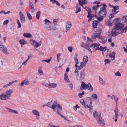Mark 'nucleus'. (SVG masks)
<instances>
[{"label": "nucleus", "mask_w": 127, "mask_h": 127, "mask_svg": "<svg viewBox=\"0 0 127 127\" xmlns=\"http://www.w3.org/2000/svg\"><path fill=\"white\" fill-rule=\"evenodd\" d=\"M100 6H101L102 8L99 11L98 15L100 17H105L106 16L107 14L106 10V6L105 4L103 3L100 5Z\"/></svg>", "instance_id": "1"}, {"label": "nucleus", "mask_w": 127, "mask_h": 127, "mask_svg": "<svg viewBox=\"0 0 127 127\" xmlns=\"http://www.w3.org/2000/svg\"><path fill=\"white\" fill-rule=\"evenodd\" d=\"M95 32L92 35V38L93 39H95L96 38H99L101 35L102 30L100 28H98L93 30Z\"/></svg>", "instance_id": "2"}, {"label": "nucleus", "mask_w": 127, "mask_h": 127, "mask_svg": "<svg viewBox=\"0 0 127 127\" xmlns=\"http://www.w3.org/2000/svg\"><path fill=\"white\" fill-rule=\"evenodd\" d=\"M13 92V90L11 89L6 91L5 94L2 93V97L3 98L4 100H6L10 99L11 95Z\"/></svg>", "instance_id": "3"}, {"label": "nucleus", "mask_w": 127, "mask_h": 127, "mask_svg": "<svg viewBox=\"0 0 127 127\" xmlns=\"http://www.w3.org/2000/svg\"><path fill=\"white\" fill-rule=\"evenodd\" d=\"M86 76L85 71L84 69H82L80 72L79 74L77 75L76 78L77 80H82Z\"/></svg>", "instance_id": "4"}, {"label": "nucleus", "mask_w": 127, "mask_h": 127, "mask_svg": "<svg viewBox=\"0 0 127 127\" xmlns=\"http://www.w3.org/2000/svg\"><path fill=\"white\" fill-rule=\"evenodd\" d=\"M0 51L6 55H7L9 54L7 48L3 45H0Z\"/></svg>", "instance_id": "5"}, {"label": "nucleus", "mask_w": 127, "mask_h": 127, "mask_svg": "<svg viewBox=\"0 0 127 127\" xmlns=\"http://www.w3.org/2000/svg\"><path fill=\"white\" fill-rule=\"evenodd\" d=\"M52 102L53 101L52 100L50 102L46 103V106H47V107L52 109L54 111V109L55 108V105L56 104V101H54L52 104Z\"/></svg>", "instance_id": "6"}, {"label": "nucleus", "mask_w": 127, "mask_h": 127, "mask_svg": "<svg viewBox=\"0 0 127 127\" xmlns=\"http://www.w3.org/2000/svg\"><path fill=\"white\" fill-rule=\"evenodd\" d=\"M30 42L31 44L35 48H37L41 45L40 42L38 43L36 41L32 39L30 40Z\"/></svg>", "instance_id": "7"}, {"label": "nucleus", "mask_w": 127, "mask_h": 127, "mask_svg": "<svg viewBox=\"0 0 127 127\" xmlns=\"http://www.w3.org/2000/svg\"><path fill=\"white\" fill-rule=\"evenodd\" d=\"M97 120L98 123L101 126H103L104 125V121L100 116H97Z\"/></svg>", "instance_id": "8"}, {"label": "nucleus", "mask_w": 127, "mask_h": 127, "mask_svg": "<svg viewBox=\"0 0 127 127\" xmlns=\"http://www.w3.org/2000/svg\"><path fill=\"white\" fill-rule=\"evenodd\" d=\"M90 47H92L94 50L95 51L99 50L100 49V46L99 43L92 44Z\"/></svg>", "instance_id": "9"}, {"label": "nucleus", "mask_w": 127, "mask_h": 127, "mask_svg": "<svg viewBox=\"0 0 127 127\" xmlns=\"http://www.w3.org/2000/svg\"><path fill=\"white\" fill-rule=\"evenodd\" d=\"M99 39V41L100 42L103 44L105 43L107 41L106 37L104 36L100 35L99 38H97Z\"/></svg>", "instance_id": "10"}, {"label": "nucleus", "mask_w": 127, "mask_h": 127, "mask_svg": "<svg viewBox=\"0 0 127 127\" xmlns=\"http://www.w3.org/2000/svg\"><path fill=\"white\" fill-rule=\"evenodd\" d=\"M80 45L82 47L87 50H88L90 51L91 53L92 52V51L90 48L89 46L87 44L83 42Z\"/></svg>", "instance_id": "11"}, {"label": "nucleus", "mask_w": 127, "mask_h": 127, "mask_svg": "<svg viewBox=\"0 0 127 127\" xmlns=\"http://www.w3.org/2000/svg\"><path fill=\"white\" fill-rule=\"evenodd\" d=\"M111 37L115 36L118 34V31L114 28L112 29L111 32Z\"/></svg>", "instance_id": "12"}, {"label": "nucleus", "mask_w": 127, "mask_h": 127, "mask_svg": "<svg viewBox=\"0 0 127 127\" xmlns=\"http://www.w3.org/2000/svg\"><path fill=\"white\" fill-rule=\"evenodd\" d=\"M56 107L57 110V113H58V112H61L62 111V107L59 104H57L56 101V105H55V108L54 109V110L56 108Z\"/></svg>", "instance_id": "13"}, {"label": "nucleus", "mask_w": 127, "mask_h": 127, "mask_svg": "<svg viewBox=\"0 0 127 127\" xmlns=\"http://www.w3.org/2000/svg\"><path fill=\"white\" fill-rule=\"evenodd\" d=\"M29 7L31 8L30 11L31 12L33 13L35 11V9L33 4L30 1L29 2Z\"/></svg>", "instance_id": "14"}, {"label": "nucleus", "mask_w": 127, "mask_h": 127, "mask_svg": "<svg viewBox=\"0 0 127 127\" xmlns=\"http://www.w3.org/2000/svg\"><path fill=\"white\" fill-rule=\"evenodd\" d=\"M85 89H87L90 92H92L93 91V88L91 84L89 83L87 84L86 87Z\"/></svg>", "instance_id": "15"}, {"label": "nucleus", "mask_w": 127, "mask_h": 127, "mask_svg": "<svg viewBox=\"0 0 127 127\" xmlns=\"http://www.w3.org/2000/svg\"><path fill=\"white\" fill-rule=\"evenodd\" d=\"M124 26L123 25L119 23L118 24L114 26V28L118 30L121 29H122Z\"/></svg>", "instance_id": "16"}, {"label": "nucleus", "mask_w": 127, "mask_h": 127, "mask_svg": "<svg viewBox=\"0 0 127 127\" xmlns=\"http://www.w3.org/2000/svg\"><path fill=\"white\" fill-rule=\"evenodd\" d=\"M32 112L34 115L37 116L36 117V119L37 120H39L40 114L39 112L36 110L34 109L32 110Z\"/></svg>", "instance_id": "17"}, {"label": "nucleus", "mask_w": 127, "mask_h": 127, "mask_svg": "<svg viewBox=\"0 0 127 127\" xmlns=\"http://www.w3.org/2000/svg\"><path fill=\"white\" fill-rule=\"evenodd\" d=\"M71 26V24L69 22H67L66 23V29L65 32H66L69 30Z\"/></svg>", "instance_id": "18"}, {"label": "nucleus", "mask_w": 127, "mask_h": 127, "mask_svg": "<svg viewBox=\"0 0 127 127\" xmlns=\"http://www.w3.org/2000/svg\"><path fill=\"white\" fill-rule=\"evenodd\" d=\"M29 84V82L28 79H25L20 84L19 86H23L24 84L26 85H28Z\"/></svg>", "instance_id": "19"}, {"label": "nucleus", "mask_w": 127, "mask_h": 127, "mask_svg": "<svg viewBox=\"0 0 127 127\" xmlns=\"http://www.w3.org/2000/svg\"><path fill=\"white\" fill-rule=\"evenodd\" d=\"M121 20L118 18H116L115 19L112 21V23L116 25L118 24L121 21Z\"/></svg>", "instance_id": "20"}, {"label": "nucleus", "mask_w": 127, "mask_h": 127, "mask_svg": "<svg viewBox=\"0 0 127 127\" xmlns=\"http://www.w3.org/2000/svg\"><path fill=\"white\" fill-rule=\"evenodd\" d=\"M115 53L114 52H113L112 53L110 54L109 55V58H111V60L112 61L114 60L115 56Z\"/></svg>", "instance_id": "21"}, {"label": "nucleus", "mask_w": 127, "mask_h": 127, "mask_svg": "<svg viewBox=\"0 0 127 127\" xmlns=\"http://www.w3.org/2000/svg\"><path fill=\"white\" fill-rule=\"evenodd\" d=\"M86 86L87 85H86L84 82H82L80 87V90H83L84 89H86Z\"/></svg>", "instance_id": "22"}, {"label": "nucleus", "mask_w": 127, "mask_h": 127, "mask_svg": "<svg viewBox=\"0 0 127 127\" xmlns=\"http://www.w3.org/2000/svg\"><path fill=\"white\" fill-rule=\"evenodd\" d=\"M77 54H75L74 56V60L75 62L76 63V64H75V66L76 67V69H78V66H77V64H78L79 63V62H78L77 59Z\"/></svg>", "instance_id": "23"}, {"label": "nucleus", "mask_w": 127, "mask_h": 127, "mask_svg": "<svg viewBox=\"0 0 127 127\" xmlns=\"http://www.w3.org/2000/svg\"><path fill=\"white\" fill-rule=\"evenodd\" d=\"M109 49L107 48V47H103L101 46H100V49L99 50L104 52H108L109 51Z\"/></svg>", "instance_id": "24"}, {"label": "nucleus", "mask_w": 127, "mask_h": 127, "mask_svg": "<svg viewBox=\"0 0 127 127\" xmlns=\"http://www.w3.org/2000/svg\"><path fill=\"white\" fill-rule=\"evenodd\" d=\"M110 7H113V8L112 9V12H116L117 9H119V6H116L110 5Z\"/></svg>", "instance_id": "25"}, {"label": "nucleus", "mask_w": 127, "mask_h": 127, "mask_svg": "<svg viewBox=\"0 0 127 127\" xmlns=\"http://www.w3.org/2000/svg\"><path fill=\"white\" fill-rule=\"evenodd\" d=\"M76 10L75 12V13H77L81 11V7L80 5L78 4L76 5Z\"/></svg>", "instance_id": "26"}, {"label": "nucleus", "mask_w": 127, "mask_h": 127, "mask_svg": "<svg viewBox=\"0 0 127 127\" xmlns=\"http://www.w3.org/2000/svg\"><path fill=\"white\" fill-rule=\"evenodd\" d=\"M6 109L7 111L16 114H17L18 113V112L16 110H13L9 108H7Z\"/></svg>", "instance_id": "27"}, {"label": "nucleus", "mask_w": 127, "mask_h": 127, "mask_svg": "<svg viewBox=\"0 0 127 127\" xmlns=\"http://www.w3.org/2000/svg\"><path fill=\"white\" fill-rule=\"evenodd\" d=\"M64 79L65 81L67 82H69L70 81L69 80L68 76V73L67 72H65L64 76Z\"/></svg>", "instance_id": "28"}, {"label": "nucleus", "mask_w": 127, "mask_h": 127, "mask_svg": "<svg viewBox=\"0 0 127 127\" xmlns=\"http://www.w3.org/2000/svg\"><path fill=\"white\" fill-rule=\"evenodd\" d=\"M99 23V22L96 20L93 21L92 25L94 29L96 28Z\"/></svg>", "instance_id": "29"}, {"label": "nucleus", "mask_w": 127, "mask_h": 127, "mask_svg": "<svg viewBox=\"0 0 127 127\" xmlns=\"http://www.w3.org/2000/svg\"><path fill=\"white\" fill-rule=\"evenodd\" d=\"M23 35L24 37L29 38H30L32 37V36L31 34L28 33H24L23 34Z\"/></svg>", "instance_id": "30"}, {"label": "nucleus", "mask_w": 127, "mask_h": 127, "mask_svg": "<svg viewBox=\"0 0 127 127\" xmlns=\"http://www.w3.org/2000/svg\"><path fill=\"white\" fill-rule=\"evenodd\" d=\"M57 84L55 83H50V84L49 88H54L56 87L57 86Z\"/></svg>", "instance_id": "31"}, {"label": "nucleus", "mask_w": 127, "mask_h": 127, "mask_svg": "<svg viewBox=\"0 0 127 127\" xmlns=\"http://www.w3.org/2000/svg\"><path fill=\"white\" fill-rule=\"evenodd\" d=\"M43 25L44 26L48 25V24L51 23L50 21L48 20L45 19V20H44L43 21Z\"/></svg>", "instance_id": "32"}, {"label": "nucleus", "mask_w": 127, "mask_h": 127, "mask_svg": "<svg viewBox=\"0 0 127 127\" xmlns=\"http://www.w3.org/2000/svg\"><path fill=\"white\" fill-rule=\"evenodd\" d=\"M118 110L117 107H116L114 111L115 113V117L116 118L118 117Z\"/></svg>", "instance_id": "33"}, {"label": "nucleus", "mask_w": 127, "mask_h": 127, "mask_svg": "<svg viewBox=\"0 0 127 127\" xmlns=\"http://www.w3.org/2000/svg\"><path fill=\"white\" fill-rule=\"evenodd\" d=\"M80 102L82 103V104L83 106L85 107L86 108H88L89 107V106L88 105H86V104L85 103V101L84 100H81L80 101Z\"/></svg>", "instance_id": "34"}, {"label": "nucleus", "mask_w": 127, "mask_h": 127, "mask_svg": "<svg viewBox=\"0 0 127 127\" xmlns=\"http://www.w3.org/2000/svg\"><path fill=\"white\" fill-rule=\"evenodd\" d=\"M50 83L49 81L45 82L42 83V85L46 87L49 88Z\"/></svg>", "instance_id": "35"}, {"label": "nucleus", "mask_w": 127, "mask_h": 127, "mask_svg": "<svg viewBox=\"0 0 127 127\" xmlns=\"http://www.w3.org/2000/svg\"><path fill=\"white\" fill-rule=\"evenodd\" d=\"M48 24L44 26V27L46 29L49 30L51 31L52 30L51 26L50 24Z\"/></svg>", "instance_id": "36"}, {"label": "nucleus", "mask_w": 127, "mask_h": 127, "mask_svg": "<svg viewBox=\"0 0 127 127\" xmlns=\"http://www.w3.org/2000/svg\"><path fill=\"white\" fill-rule=\"evenodd\" d=\"M127 31V26L125 27L124 28L121 30V31L120 32V33H124Z\"/></svg>", "instance_id": "37"}, {"label": "nucleus", "mask_w": 127, "mask_h": 127, "mask_svg": "<svg viewBox=\"0 0 127 127\" xmlns=\"http://www.w3.org/2000/svg\"><path fill=\"white\" fill-rule=\"evenodd\" d=\"M19 42L21 45H24L27 43V42L24 39L20 40L19 41Z\"/></svg>", "instance_id": "38"}, {"label": "nucleus", "mask_w": 127, "mask_h": 127, "mask_svg": "<svg viewBox=\"0 0 127 127\" xmlns=\"http://www.w3.org/2000/svg\"><path fill=\"white\" fill-rule=\"evenodd\" d=\"M99 81L101 84L102 85H104V82L103 79L100 76L99 77Z\"/></svg>", "instance_id": "39"}, {"label": "nucleus", "mask_w": 127, "mask_h": 127, "mask_svg": "<svg viewBox=\"0 0 127 127\" xmlns=\"http://www.w3.org/2000/svg\"><path fill=\"white\" fill-rule=\"evenodd\" d=\"M88 57L87 56H84L83 58V61L87 63L88 61Z\"/></svg>", "instance_id": "40"}, {"label": "nucleus", "mask_w": 127, "mask_h": 127, "mask_svg": "<svg viewBox=\"0 0 127 127\" xmlns=\"http://www.w3.org/2000/svg\"><path fill=\"white\" fill-rule=\"evenodd\" d=\"M95 17V18H96L97 16H94V15L93 14H91L90 15V17H89V18L88 20V22H89L90 21L92 20V18L94 17Z\"/></svg>", "instance_id": "41"}, {"label": "nucleus", "mask_w": 127, "mask_h": 127, "mask_svg": "<svg viewBox=\"0 0 127 127\" xmlns=\"http://www.w3.org/2000/svg\"><path fill=\"white\" fill-rule=\"evenodd\" d=\"M91 97L95 100H96L97 99V96L96 94H94L92 95Z\"/></svg>", "instance_id": "42"}, {"label": "nucleus", "mask_w": 127, "mask_h": 127, "mask_svg": "<svg viewBox=\"0 0 127 127\" xmlns=\"http://www.w3.org/2000/svg\"><path fill=\"white\" fill-rule=\"evenodd\" d=\"M26 14L28 19L30 20H31L32 19V17L30 13L27 11Z\"/></svg>", "instance_id": "43"}, {"label": "nucleus", "mask_w": 127, "mask_h": 127, "mask_svg": "<svg viewBox=\"0 0 127 127\" xmlns=\"http://www.w3.org/2000/svg\"><path fill=\"white\" fill-rule=\"evenodd\" d=\"M41 13L40 11H38L36 15V17L37 19H39V17Z\"/></svg>", "instance_id": "44"}, {"label": "nucleus", "mask_w": 127, "mask_h": 127, "mask_svg": "<svg viewBox=\"0 0 127 127\" xmlns=\"http://www.w3.org/2000/svg\"><path fill=\"white\" fill-rule=\"evenodd\" d=\"M21 22L23 24L24 23L26 22V19L25 17H22L20 18Z\"/></svg>", "instance_id": "45"}, {"label": "nucleus", "mask_w": 127, "mask_h": 127, "mask_svg": "<svg viewBox=\"0 0 127 127\" xmlns=\"http://www.w3.org/2000/svg\"><path fill=\"white\" fill-rule=\"evenodd\" d=\"M123 20L125 23H127V15L123 16Z\"/></svg>", "instance_id": "46"}, {"label": "nucleus", "mask_w": 127, "mask_h": 127, "mask_svg": "<svg viewBox=\"0 0 127 127\" xmlns=\"http://www.w3.org/2000/svg\"><path fill=\"white\" fill-rule=\"evenodd\" d=\"M84 0H78L79 4H80L81 6H82L84 4Z\"/></svg>", "instance_id": "47"}, {"label": "nucleus", "mask_w": 127, "mask_h": 127, "mask_svg": "<svg viewBox=\"0 0 127 127\" xmlns=\"http://www.w3.org/2000/svg\"><path fill=\"white\" fill-rule=\"evenodd\" d=\"M114 75L116 76L120 77L121 76V74L119 71H118L115 73Z\"/></svg>", "instance_id": "48"}, {"label": "nucleus", "mask_w": 127, "mask_h": 127, "mask_svg": "<svg viewBox=\"0 0 127 127\" xmlns=\"http://www.w3.org/2000/svg\"><path fill=\"white\" fill-rule=\"evenodd\" d=\"M84 91L82 92V93H79L78 94V96L80 98H82L83 97L82 95H84Z\"/></svg>", "instance_id": "49"}, {"label": "nucleus", "mask_w": 127, "mask_h": 127, "mask_svg": "<svg viewBox=\"0 0 127 127\" xmlns=\"http://www.w3.org/2000/svg\"><path fill=\"white\" fill-rule=\"evenodd\" d=\"M65 7L64 5H62L61 6V8L59 9V10L61 12H64V10L63 9H64Z\"/></svg>", "instance_id": "50"}, {"label": "nucleus", "mask_w": 127, "mask_h": 127, "mask_svg": "<svg viewBox=\"0 0 127 127\" xmlns=\"http://www.w3.org/2000/svg\"><path fill=\"white\" fill-rule=\"evenodd\" d=\"M40 68L38 70V72L40 75H43V73L41 69L42 66H40Z\"/></svg>", "instance_id": "51"}, {"label": "nucleus", "mask_w": 127, "mask_h": 127, "mask_svg": "<svg viewBox=\"0 0 127 127\" xmlns=\"http://www.w3.org/2000/svg\"><path fill=\"white\" fill-rule=\"evenodd\" d=\"M118 12L117 11L116 13H114L113 14H110V15L109 16V19L111 20L112 18H114V16L113 14H116Z\"/></svg>", "instance_id": "52"}, {"label": "nucleus", "mask_w": 127, "mask_h": 127, "mask_svg": "<svg viewBox=\"0 0 127 127\" xmlns=\"http://www.w3.org/2000/svg\"><path fill=\"white\" fill-rule=\"evenodd\" d=\"M99 6H100V5H96V6H94L93 7V9L96 11L98 8Z\"/></svg>", "instance_id": "53"}, {"label": "nucleus", "mask_w": 127, "mask_h": 127, "mask_svg": "<svg viewBox=\"0 0 127 127\" xmlns=\"http://www.w3.org/2000/svg\"><path fill=\"white\" fill-rule=\"evenodd\" d=\"M16 21L18 25V27L19 28H20L21 27V24L20 21L18 19L16 20Z\"/></svg>", "instance_id": "54"}, {"label": "nucleus", "mask_w": 127, "mask_h": 127, "mask_svg": "<svg viewBox=\"0 0 127 127\" xmlns=\"http://www.w3.org/2000/svg\"><path fill=\"white\" fill-rule=\"evenodd\" d=\"M110 60L108 59H105L104 60V62L105 64H109L110 63Z\"/></svg>", "instance_id": "55"}, {"label": "nucleus", "mask_w": 127, "mask_h": 127, "mask_svg": "<svg viewBox=\"0 0 127 127\" xmlns=\"http://www.w3.org/2000/svg\"><path fill=\"white\" fill-rule=\"evenodd\" d=\"M58 19H54L53 21V23L56 26L57 25V23L58 21Z\"/></svg>", "instance_id": "56"}, {"label": "nucleus", "mask_w": 127, "mask_h": 127, "mask_svg": "<svg viewBox=\"0 0 127 127\" xmlns=\"http://www.w3.org/2000/svg\"><path fill=\"white\" fill-rule=\"evenodd\" d=\"M68 50L70 52H72L73 48L71 46H70L68 47Z\"/></svg>", "instance_id": "57"}, {"label": "nucleus", "mask_w": 127, "mask_h": 127, "mask_svg": "<svg viewBox=\"0 0 127 127\" xmlns=\"http://www.w3.org/2000/svg\"><path fill=\"white\" fill-rule=\"evenodd\" d=\"M103 17H97L96 18L97 19V20H98V22H99L100 21H101L103 19L102 18Z\"/></svg>", "instance_id": "58"}, {"label": "nucleus", "mask_w": 127, "mask_h": 127, "mask_svg": "<svg viewBox=\"0 0 127 127\" xmlns=\"http://www.w3.org/2000/svg\"><path fill=\"white\" fill-rule=\"evenodd\" d=\"M73 88V85L72 84H70L69 85V88L70 90H72Z\"/></svg>", "instance_id": "59"}, {"label": "nucleus", "mask_w": 127, "mask_h": 127, "mask_svg": "<svg viewBox=\"0 0 127 127\" xmlns=\"http://www.w3.org/2000/svg\"><path fill=\"white\" fill-rule=\"evenodd\" d=\"M19 14L20 15V18H22V17H25L24 15L21 12H20Z\"/></svg>", "instance_id": "60"}, {"label": "nucleus", "mask_w": 127, "mask_h": 127, "mask_svg": "<svg viewBox=\"0 0 127 127\" xmlns=\"http://www.w3.org/2000/svg\"><path fill=\"white\" fill-rule=\"evenodd\" d=\"M93 115L94 116L95 118L96 117H97V116H99V115H97L96 112V111H95V112L93 113Z\"/></svg>", "instance_id": "61"}, {"label": "nucleus", "mask_w": 127, "mask_h": 127, "mask_svg": "<svg viewBox=\"0 0 127 127\" xmlns=\"http://www.w3.org/2000/svg\"><path fill=\"white\" fill-rule=\"evenodd\" d=\"M86 64L87 63H85V62L83 61V62L81 63L80 64L83 67L84 66H85Z\"/></svg>", "instance_id": "62"}, {"label": "nucleus", "mask_w": 127, "mask_h": 127, "mask_svg": "<svg viewBox=\"0 0 127 127\" xmlns=\"http://www.w3.org/2000/svg\"><path fill=\"white\" fill-rule=\"evenodd\" d=\"M79 107L78 106V104H77L76 105V106H74V109L75 110H76L77 109V108H79Z\"/></svg>", "instance_id": "63"}, {"label": "nucleus", "mask_w": 127, "mask_h": 127, "mask_svg": "<svg viewBox=\"0 0 127 127\" xmlns=\"http://www.w3.org/2000/svg\"><path fill=\"white\" fill-rule=\"evenodd\" d=\"M9 20H7L5 21L3 23V24L4 25H5L7 24L9 22Z\"/></svg>", "instance_id": "64"}]
</instances>
